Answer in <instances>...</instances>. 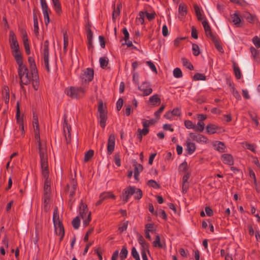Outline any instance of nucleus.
Returning <instances> with one entry per match:
<instances>
[{"label": "nucleus", "instance_id": "3", "mask_svg": "<svg viewBox=\"0 0 260 260\" xmlns=\"http://www.w3.org/2000/svg\"><path fill=\"white\" fill-rule=\"evenodd\" d=\"M16 61L18 65V74L21 83L25 85L29 83L31 79V76L28 74L26 66L23 63V59Z\"/></svg>", "mask_w": 260, "mask_h": 260}, {"label": "nucleus", "instance_id": "26", "mask_svg": "<svg viewBox=\"0 0 260 260\" xmlns=\"http://www.w3.org/2000/svg\"><path fill=\"white\" fill-rule=\"evenodd\" d=\"M134 166V177L136 180L138 181L140 173L142 171L143 167L138 164H135Z\"/></svg>", "mask_w": 260, "mask_h": 260}, {"label": "nucleus", "instance_id": "27", "mask_svg": "<svg viewBox=\"0 0 260 260\" xmlns=\"http://www.w3.org/2000/svg\"><path fill=\"white\" fill-rule=\"evenodd\" d=\"M28 61L29 64L30 70L31 71V74H37L36 65L34 58L32 57H29L28 58Z\"/></svg>", "mask_w": 260, "mask_h": 260}, {"label": "nucleus", "instance_id": "1", "mask_svg": "<svg viewBox=\"0 0 260 260\" xmlns=\"http://www.w3.org/2000/svg\"><path fill=\"white\" fill-rule=\"evenodd\" d=\"M32 125L34 129L35 139L39 146V154L42 169V174L45 178L44 194H50V180L49 179V169L48 163V153L46 144L41 142L40 138V131L38 118L36 114H33Z\"/></svg>", "mask_w": 260, "mask_h": 260}, {"label": "nucleus", "instance_id": "11", "mask_svg": "<svg viewBox=\"0 0 260 260\" xmlns=\"http://www.w3.org/2000/svg\"><path fill=\"white\" fill-rule=\"evenodd\" d=\"M138 88L143 92L144 96L149 95L153 91L150 83L148 82L142 83L141 85L138 87Z\"/></svg>", "mask_w": 260, "mask_h": 260}, {"label": "nucleus", "instance_id": "55", "mask_svg": "<svg viewBox=\"0 0 260 260\" xmlns=\"http://www.w3.org/2000/svg\"><path fill=\"white\" fill-rule=\"evenodd\" d=\"M128 251L125 246L122 248L121 252L120 253V256L121 259H124L126 258L127 255Z\"/></svg>", "mask_w": 260, "mask_h": 260}, {"label": "nucleus", "instance_id": "46", "mask_svg": "<svg viewBox=\"0 0 260 260\" xmlns=\"http://www.w3.org/2000/svg\"><path fill=\"white\" fill-rule=\"evenodd\" d=\"M72 224L74 229H78L80 224V220L79 216H76L72 221Z\"/></svg>", "mask_w": 260, "mask_h": 260}, {"label": "nucleus", "instance_id": "14", "mask_svg": "<svg viewBox=\"0 0 260 260\" xmlns=\"http://www.w3.org/2000/svg\"><path fill=\"white\" fill-rule=\"evenodd\" d=\"M115 145V137L114 134H111L108 139L107 145V152L109 154H112L114 151Z\"/></svg>", "mask_w": 260, "mask_h": 260}, {"label": "nucleus", "instance_id": "56", "mask_svg": "<svg viewBox=\"0 0 260 260\" xmlns=\"http://www.w3.org/2000/svg\"><path fill=\"white\" fill-rule=\"evenodd\" d=\"M146 63L152 72L155 73H157L156 68L153 62H152L151 61H147Z\"/></svg>", "mask_w": 260, "mask_h": 260}, {"label": "nucleus", "instance_id": "18", "mask_svg": "<svg viewBox=\"0 0 260 260\" xmlns=\"http://www.w3.org/2000/svg\"><path fill=\"white\" fill-rule=\"evenodd\" d=\"M187 13V7L184 3H181L178 7L179 18L183 19L185 18Z\"/></svg>", "mask_w": 260, "mask_h": 260}, {"label": "nucleus", "instance_id": "51", "mask_svg": "<svg viewBox=\"0 0 260 260\" xmlns=\"http://www.w3.org/2000/svg\"><path fill=\"white\" fill-rule=\"evenodd\" d=\"M147 185L149 186L152 187L154 188L157 189L159 188V184L154 180H150L147 182Z\"/></svg>", "mask_w": 260, "mask_h": 260}, {"label": "nucleus", "instance_id": "6", "mask_svg": "<svg viewBox=\"0 0 260 260\" xmlns=\"http://www.w3.org/2000/svg\"><path fill=\"white\" fill-rule=\"evenodd\" d=\"M85 89L83 87H71L65 90L66 94L73 99H78L83 96Z\"/></svg>", "mask_w": 260, "mask_h": 260}, {"label": "nucleus", "instance_id": "10", "mask_svg": "<svg viewBox=\"0 0 260 260\" xmlns=\"http://www.w3.org/2000/svg\"><path fill=\"white\" fill-rule=\"evenodd\" d=\"M224 131L222 127L214 123H209L206 126V132L208 135L220 134Z\"/></svg>", "mask_w": 260, "mask_h": 260}, {"label": "nucleus", "instance_id": "61", "mask_svg": "<svg viewBox=\"0 0 260 260\" xmlns=\"http://www.w3.org/2000/svg\"><path fill=\"white\" fill-rule=\"evenodd\" d=\"M244 147L250 150L252 152L255 151V147L253 145L245 143L244 144Z\"/></svg>", "mask_w": 260, "mask_h": 260}, {"label": "nucleus", "instance_id": "38", "mask_svg": "<svg viewBox=\"0 0 260 260\" xmlns=\"http://www.w3.org/2000/svg\"><path fill=\"white\" fill-rule=\"evenodd\" d=\"M204 129L205 123L203 121H199L197 125L195 124V131L202 132L204 130Z\"/></svg>", "mask_w": 260, "mask_h": 260}, {"label": "nucleus", "instance_id": "19", "mask_svg": "<svg viewBox=\"0 0 260 260\" xmlns=\"http://www.w3.org/2000/svg\"><path fill=\"white\" fill-rule=\"evenodd\" d=\"M153 246L156 248H165L166 244L165 240H161L159 235H156L155 240L152 243Z\"/></svg>", "mask_w": 260, "mask_h": 260}, {"label": "nucleus", "instance_id": "32", "mask_svg": "<svg viewBox=\"0 0 260 260\" xmlns=\"http://www.w3.org/2000/svg\"><path fill=\"white\" fill-rule=\"evenodd\" d=\"M138 240L139 243L141 245L142 249L148 250L149 247L148 244L145 241V239L142 236H138Z\"/></svg>", "mask_w": 260, "mask_h": 260}, {"label": "nucleus", "instance_id": "4", "mask_svg": "<svg viewBox=\"0 0 260 260\" xmlns=\"http://www.w3.org/2000/svg\"><path fill=\"white\" fill-rule=\"evenodd\" d=\"M53 221L55 229V232L56 235L60 236L61 240L64 236V231L63 225L59 219V215L57 209H55L53 212Z\"/></svg>", "mask_w": 260, "mask_h": 260}, {"label": "nucleus", "instance_id": "21", "mask_svg": "<svg viewBox=\"0 0 260 260\" xmlns=\"http://www.w3.org/2000/svg\"><path fill=\"white\" fill-rule=\"evenodd\" d=\"M221 159L222 161L226 165L232 166L234 164V159L233 156L230 154H224L221 155Z\"/></svg>", "mask_w": 260, "mask_h": 260}, {"label": "nucleus", "instance_id": "28", "mask_svg": "<svg viewBox=\"0 0 260 260\" xmlns=\"http://www.w3.org/2000/svg\"><path fill=\"white\" fill-rule=\"evenodd\" d=\"M2 94H3V100L5 101V103L6 104H8L9 102L10 94H9V89L7 86H5L3 88Z\"/></svg>", "mask_w": 260, "mask_h": 260}, {"label": "nucleus", "instance_id": "50", "mask_svg": "<svg viewBox=\"0 0 260 260\" xmlns=\"http://www.w3.org/2000/svg\"><path fill=\"white\" fill-rule=\"evenodd\" d=\"M94 152L93 150L88 151L85 154L84 160L85 162H87L93 156Z\"/></svg>", "mask_w": 260, "mask_h": 260}, {"label": "nucleus", "instance_id": "64", "mask_svg": "<svg viewBox=\"0 0 260 260\" xmlns=\"http://www.w3.org/2000/svg\"><path fill=\"white\" fill-rule=\"evenodd\" d=\"M234 72L235 74V76L237 79H240L241 77V74L240 70V69L238 67H234Z\"/></svg>", "mask_w": 260, "mask_h": 260}, {"label": "nucleus", "instance_id": "49", "mask_svg": "<svg viewBox=\"0 0 260 260\" xmlns=\"http://www.w3.org/2000/svg\"><path fill=\"white\" fill-rule=\"evenodd\" d=\"M138 131L139 132V137L141 139L143 136H145L148 133L149 129L148 128H143L142 129H138Z\"/></svg>", "mask_w": 260, "mask_h": 260}, {"label": "nucleus", "instance_id": "43", "mask_svg": "<svg viewBox=\"0 0 260 260\" xmlns=\"http://www.w3.org/2000/svg\"><path fill=\"white\" fill-rule=\"evenodd\" d=\"M194 10L198 20H203L204 16L202 14V12L200 8L198 6L196 5L194 6Z\"/></svg>", "mask_w": 260, "mask_h": 260}, {"label": "nucleus", "instance_id": "31", "mask_svg": "<svg viewBox=\"0 0 260 260\" xmlns=\"http://www.w3.org/2000/svg\"><path fill=\"white\" fill-rule=\"evenodd\" d=\"M53 4V7L55 12L59 14L61 12V5L59 0H52Z\"/></svg>", "mask_w": 260, "mask_h": 260}, {"label": "nucleus", "instance_id": "54", "mask_svg": "<svg viewBox=\"0 0 260 260\" xmlns=\"http://www.w3.org/2000/svg\"><path fill=\"white\" fill-rule=\"evenodd\" d=\"M69 45V39L66 34L63 35V49L66 51Z\"/></svg>", "mask_w": 260, "mask_h": 260}, {"label": "nucleus", "instance_id": "57", "mask_svg": "<svg viewBox=\"0 0 260 260\" xmlns=\"http://www.w3.org/2000/svg\"><path fill=\"white\" fill-rule=\"evenodd\" d=\"M98 112L99 114L106 113L103 103L102 101L99 102L98 106Z\"/></svg>", "mask_w": 260, "mask_h": 260}, {"label": "nucleus", "instance_id": "41", "mask_svg": "<svg viewBox=\"0 0 260 260\" xmlns=\"http://www.w3.org/2000/svg\"><path fill=\"white\" fill-rule=\"evenodd\" d=\"M32 85L35 90H37L39 87L38 74L32 75Z\"/></svg>", "mask_w": 260, "mask_h": 260}, {"label": "nucleus", "instance_id": "53", "mask_svg": "<svg viewBox=\"0 0 260 260\" xmlns=\"http://www.w3.org/2000/svg\"><path fill=\"white\" fill-rule=\"evenodd\" d=\"M193 79L195 80H205L206 77L205 76L201 73H197L193 76Z\"/></svg>", "mask_w": 260, "mask_h": 260}, {"label": "nucleus", "instance_id": "45", "mask_svg": "<svg viewBox=\"0 0 260 260\" xmlns=\"http://www.w3.org/2000/svg\"><path fill=\"white\" fill-rule=\"evenodd\" d=\"M173 76L176 78H180L182 77V73L180 68H176L173 72Z\"/></svg>", "mask_w": 260, "mask_h": 260}, {"label": "nucleus", "instance_id": "17", "mask_svg": "<svg viewBox=\"0 0 260 260\" xmlns=\"http://www.w3.org/2000/svg\"><path fill=\"white\" fill-rule=\"evenodd\" d=\"M22 38L23 41V44L26 53L27 55L30 54V49L29 47V43L27 37V34L25 31H22Z\"/></svg>", "mask_w": 260, "mask_h": 260}, {"label": "nucleus", "instance_id": "33", "mask_svg": "<svg viewBox=\"0 0 260 260\" xmlns=\"http://www.w3.org/2000/svg\"><path fill=\"white\" fill-rule=\"evenodd\" d=\"M243 17L250 23H254L256 20V18L254 16L252 15L248 12H246L244 14Z\"/></svg>", "mask_w": 260, "mask_h": 260}, {"label": "nucleus", "instance_id": "59", "mask_svg": "<svg viewBox=\"0 0 260 260\" xmlns=\"http://www.w3.org/2000/svg\"><path fill=\"white\" fill-rule=\"evenodd\" d=\"M128 223L127 221L122 222L119 226L118 230L120 232H123L125 231L127 228Z\"/></svg>", "mask_w": 260, "mask_h": 260}, {"label": "nucleus", "instance_id": "29", "mask_svg": "<svg viewBox=\"0 0 260 260\" xmlns=\"http://www.w3.org/2000/svg\"><path fill=\"white\" fill-rule=\"evenodd\" d=\"M232 22L236 26H240L241 23V20L237 13H234L231 15Z\"/></svg>", "mask_w": 260, "mask_h": 260}, {"label": "nucleus", "instance_id": "9", "mask_svg": "<svg viewBox=\"0 0 260 260\" xmlns=\"http://www.w3.org/2000/svg\"><path fill=\"white\" fill-rule=\"evenodd\" d=\"M188 135L192 140H193L198 143L206 144L209 142V139L206 136L200 134L189 133Z\"/></svg>", "mask_w": 260, "mask_h": 260}, {"label": "nucleus", "instance_id": "15", "mask_svg": "<svg viewBox=\"0 0 260 260\" xmlns=\"http://www.w3.org/2000/svg\"><path fill=\"white\" fill-rule=\"evenodd\" d=\"M191 140L189 137L186 139V148L185 150L187 154L190 155L193 154L196 150V145L193 142H191Z\"/></svg>", "mask_w": 260, "mask_h": 260}, {"label": "nucleus", "instance_id": "52", "mask_svg": "<svg viewBox=\"0 0 260 260\" xmlns=\"http://www.w3.org/2000/svg\"><path fill=\"white\" fill-rule=\"evenodd\" d=\"M115 198V196L110 192L103 193L101 194L100 198H102V200H105L108 198Z\"/></svg>", "mask_w": 260, "mask_h": 260}, {"label": "nucleus", "instance_id": "30", "mask_svg": "<svg viewBox=\"0 0 260 260\" xmlns=\"http://www.w3.org/2000/svg\"><path fill=\"white\" fill-rule=\"evenodd\" d=\"M229 86L230 87V91L232 92L234 97L238 100H240L241 99V95L239 92L235 88L234 84L232 83H230Z\"/></svg>", "mask_w": 260, "mask_h": 260}, {"label": "nucleus", "instance_id": "44", "mask_svg": "<svg viewBox=\"0 0 260 260\" xmlns=\"http://www.w3.org/2000/svg\"><path fill=\"white\" fill-rule=\"evenodd\" d=\"M87 39H88V48L90 49L92 47V37L93 34L91 30H88L87 34Z\"/></svg>", "mask_w": 260, "mask_h": 260}, {"label": "nucleus", "instance_id": "25", "mask_svg": "<svg viewBox=\"0 0 260 260\" xmlns=\"http://www.w3.org/2000/svg\"><path fill=\"white\" fill-rule=\"evenodd\" d=\"M213 146L214 149L219 152H223L225 150L224 144L222 142L216 141L213 143Z\"/></svg>", "mask_w": 260, "mask_h": 260}, {"label": "nucleus", "instance_id": "36", "mask_svg": "<svg viewBox=\"0 0 260 260\" xmlns=\"http://www.w3.org/2000/svg\"><path fill=\"white\" fill-rule=\"evenodd\" d=\"M181 62L182 65L188 69L189 70H192L193 67L191 63L185 58H181Z\"/></svg>", "mask_w": 260, "mask_h": 260}, {"label": "nucleus", "instance_id": "2", "mask_svg": "<svg viewBox=\"0 0 260 260\" xmlns=\"http://www.w3.org/2000/svg\"><path fill=\"white\" fill-rule=\"evenodd\" d=\"M9 42L12 55L16 61L23 59L15 34L12 30L9 32Z\"/></svg>", "mask_w": 260, "mask_h": 260}, {"label": "nucleus", "instance_id": "13", "mask_svg": "<svg viewBox=\"0 0 260 260\" xmlns=\"http://www.w3.org/2000/svg\"><path fill=\"white\" fill-rule=\"evenodd\" d=\"M94 76V71L93 69L87 68L83 72L82 75V80L85 82H89L92 80Z\"/></svg>", "mask_w": 260, "mask_h": 260}, {"label": "nucleus", "instance_id": "12", "mask_svg": "<svg viewBox=\"0 0 260 260\" xmlns=\"http://www.w3.org/2000/svg\"><path fill=\"white\" fill-rule=\"evenodd\" d=\"M20 109L19 107V104L17 103V112H16V122L17 124L19 125V128L20 130L21 135L24 136V129L23 126V118L20 117Z\"/></svg>", "mask_w": 260, "mask_h": 260}, {"label": "nucleus", "instance_id": "42", "mask_svg": "<svg viewBox=\"0 0 260 260\" xmlns=\"http://www.w3.org/2000/svg\"><path fill=\"white\" fill-rule=\"evenodd\" d=\"M184 124L185 127L188 129H193L194 130L195 124L189 120H185L184 121Z\"/></svg>", "mask_w": 260, "mask_h": 260}, {"label": "nucleus", "instance_id": "7", "mask_svg": "<svg viewBox=\"0 0 260 260\" xmlns=\"http://www.w3.org/2000/svg\"><path fill=\"white\" fill-rule=\"evenodd\" d=\"M134 193L139 194V197H140L141 194V190L134 187H128L123 190V193L121 196V199L125 202H127L129 198L132 196H134Z\"/></svg>", "mask_w": 260, "mask_h": 260}, {"label": "nucleus", "instance_id": "39", "mask_svg": "<svg viewBox=\"0 0 260 260\" xmlns=\"http://www.w3.org/2000/svg\"><path fill=\"white\" fill-rule=\"evenodd\" d=\"M250 52L251 53V55L253 56L254 59L258 62L259 61V59L258 58L259 56V51L257 50L256 49H255L253 47H251L250 48Z\"/></svg>", "mask_w": 260, "mask_h": 260}, {"label": "nucleus", "instance_id": "62", "mask_svg": "<svg viewBox=\"0 0 260 260\" xmlns=\"http://www.w3.org/2000/svg\"><path fill=\"white\" fill-rule=\"evenodd\" d=\"M174 116H180L181 114L180 109L179 108H174L172 111H171Z\"/></svg>", "mask_w": 260, "mask_h": 260}, {"label": "nucleus", "instance_id": "8", "mask_svg": "<svg viewBox=\"0 0 260 260\" xmlns=\"http://www.w3.org/2000/svg\"><path fill=\"white\" fill-rule=\"evenodd\" d=\"M40 3L45 23L48 24L49 23V14L51 13V10L46 0H40Z\"/></svg>", "mask_w": 260, "mask_h": 260}, {"label": "nucleus", "instance_id": "58", "mask_svg": "<svg viewBox=\"0 0 260 260\" xmlns=\"http://www.w3.org/2000/svg\"><path fill=\"white\" fill-rule=\"evenodd\" d=\"M132 254L136 260H140L139 254L135 247L132 249Z\"/></svg>", "mask_w": 260, "mask_h": 260}, {"label": "nucleus", "instance_id": "24", "mask_svg": "<svg viewBox=\"0 0 260 260\" xmlns=\"http://www.w3.org/2000/svg\"><path fill=\"white\" fill-rule=\"evenodd\" d=\"M236 248L235 247H228L226 249V255H225V260H233V255L236 254Z\"/></svg>", "mask_w": 260, "mask_h": 260}, {"label": "nucleus", "instance_id": "63", "mask_svg": "<svg viewBox=\"0 0 260 260\" xmlns=\"http://www.w3.org/2000/svg\"><path fill=\"white\" fill-rule=\"evenodd\" d=\"M187 169V162L184 161L182 162L179 167V171L181 172H185Z\"/></svg>", "mask_w": 260, "mask_h": 260}, {"label": "nucleus", "instance_id": "37", "mask_svg": "<svg viewBox=\"0 0 260 260\" xmlns=\"http://www.w3.org/2000/svg\"><path fill=\"white\" fill-rule=\"evenodd\" d=\"M34 31L36 34L39 31V23L37 15L36 13L33 14Z\"/></svg>", "mask_w": 260, "mask_h": 260}, {"label": "nucleus", "instance_id": "23", "mask_svg": "<svg viewBox=\"0 0 260 260\" xmlns=\"http://www.w3.org/2000/svg\"><path fill=\"white\" fill-rule=\"evenodd\" d=\"M190 174L186 173L182 177V192L185 193L188 188V180L189 178Z\"/></svg>", "mask_w": 260, "mask_h": 260}, {"label": "nucleus", "instance_id": "22", "mask_svg": "<svg viewBox=\"0 0 260 260\" xmlns=\"http://www.w3.org/2000/svg\"><path fill=\"white\" fill-rule=\"evenodd\" d=\"M160 102L161 100L159 96L157 94H155L149 98V103L151 106H157L160 104Z\"/></svg>", "mask_w": 260, "mask_h": 260}, {"label": "nucleus", "instance_id": "47", "mask_svg": "<svg viewBox=\"0 0 260 260\" xmlns=\"http://www.w3.org/2000/svg\"><path fill=\"white\" fill-rule=\"evenodd\" d=\"M100 66L102 68L106 67L108 63V59L107 57H103L100 58Z\"/></svg>", "mask_w": 260, "mask_h": 260}, {"label": "nucleus", "instance_id": "35", "mask_svg": "<svg viewBox=\"0 0 260 260\" xmlns=\"http://www.w3.org/2000/svg\"><path fill=\"white\" fill-rule=\"evenodd\" d=\"M50 198V194H44L43 197L44 204L45 206V210L46 211L49 209V203Z\"/></svg>", "mask_w": 260, "mask_h": 260}, {"label": "nucleus", "instance_id": "16", "mask_svg": "<svg viewBox=\"0 0 260 260\" xmlns=\"http://www.w3.org/2000/svg\"><path fill=\"white\" fill-rule=\"evenodd\" d=\"M43 60L44 65L47 69V70L49 72V50L48 46L47 45L45 44L43 48Z\"/></svg>", "mask_w": 260, "mask_h": 260}, {"label": "nucleus", "instance_id": "20", "mask_svg": "<svg viewBox=\"0 0 260 260\" xmlns=\"http://www.w3.org/2000/svg\"><path fill=\"white\" fill-rule=\"evenodd\" d=\"M71 126L65 121L63 124V133L67 143L70 142L71 136Z\"/></svg>", "mask_w": 260, "mask_h": 260}, {"label": "nucleus", "instance_id": "48", "mask_svg": "<svg viewBox=\"0 0 260 260\" xmlns=\"http://www.w3.org/2000/svg\"><path fill=\"white\" fill-rule=\"evenodd\" d=\"M192 50L193 54L194 56H198L200 53V48L198 45L196 44H193L192 45Z\"/></svg>", "mask_w": 260, "mask_h": 260}, {"label": "nucleus", "instance_id": "60", "mask_svg": "<svg viewBox=\"0 0 260 260\" xmlns=\"http://www.w3.org/2000/svg\"><path fill=\"white\" fill-rule=\"evenodd\" d=\"M165 105H161V106L159 108V109L154 113V115L157 118H158L159 117L161 113L162 112V111L165 109Z\"/></svg>", "mask_w": 260, "mask_h": 260}, {"label": "nucleus", "instance_id": "40", "mask_svg": "<svg viewBox=\"0 0 260 260\" xmlns=\"http://www.w3.org/2000/svg\"><path fill=\"white\" fill-rule=\"evenodd\" d=\"M156 231V228L153 223H147L145 225V232L154 233Z\"/></svg>", "mask_w": 260, "mask_h": 260}, {"label": "nucleus", "instance_id": "5", "mask_svg": "<svg viewBox=\"0 0 260 260\" xmlns=\"http://www.w3.org/2000/svg\"><path fill=\"white\" fill-rule=\"evenodd\" d=\"M79 215L83 219V225L86 226L91 220V212L86 204L81 202L79 206Z\"/></svg>", "mask_w": 260, "mask_h": 260}, {"label": "nucleus", "instance_id": "34", "mask_svg": "<svg viewBox=\"0 0 260 260\" xmlns=\"http://www.w3.org/2000/svg\"><path fill=\"white\" fill-rule=\"evenodd\" d=\"M106 119V113L99 114V120L100 123V125L102 128H104L105 127Z\"/></svg>", "mask_w": 260, "mask_h": 260}]
</instances>
